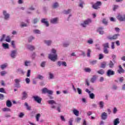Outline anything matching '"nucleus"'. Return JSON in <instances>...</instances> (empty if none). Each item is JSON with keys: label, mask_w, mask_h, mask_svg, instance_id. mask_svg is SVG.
<instances>
[{"label": "nucleus", "mask_w": 125, "mask_h": 125, "mask_svg": "<svg viewBox=\"0 0 125 125\" xmlns=\"http://www.w3.org/2000/svg\"><path fill=\"white\" fill-rule=\"evenodd\" d=\"M42 93H48L49 94L48 97H49L50 99H53V97L50 96L53 94V91L50 90H48L47 88H44L42 89Z\"/></svg>", "instance_id": "1"}, {"label": "nucleus", "mask_w": 125, "mask_h": 125, "mask_svg": "<svg viewBox=\"0 0 125 125\" xmlns=\"http://www.w3.org/2000/svg\"><path fill=\"white\" fill-rule=\"evenodd\" d=\"M49 59L53 62H55L57 60V54H50L48 57Z\"/></svg>", "instance_id": "2"}, {"label": "nucleus", "mask_w": 125, "mask_h": 125, "mask_svg": "<svg viewBox=\"0 0 125 125\" xmlns=\"http://www.w3.org/2000/svg\"><path fill=\"white\" fill-rule=\"evenodd\" d=\"M48 103L50 105H51V108H52V109H55V108H56V106H55V105H56L57 103H56V102H55L54 100H49L48 101Z\"/></svg>", "instance_id": "3"}, {"label": "nucleus", "mask_w": 125, "mask_h": 125, "mask_svg": "<svg viewBox=\"0 0 125 125\" xmlns=\"http://www.w3.org/2000/svg\"><path fill=\"white\" fill-rule=\"evenodd\" d=\"M33 98L35 102H37L39 104H41L42 103V98H41L40 97H39V96H34L33 97Z\"/></svg>", "instance_id": "4"}, {"label": "nucleus", "mask_w": 125, "mask_h": 125, "mask_svg": "<svg viewBox=\"0 0 125 125\" xmlns=\"http://www.w3.org/2000/svg\"><path fill=\"white\" fill-rule=\"evenodd\" d=\"M117 18L119 21H120V22L125 21V14L123 16L121 14H119L117 16Z\"/></svg>", "instance_id": "5"}, {"label": "nucleus", "mask_w": 125, "mask_h": 125, "mask_svg": "<svg viewBox=\"0 0 125 125\" xmlns=\"http://www.w3.org/2000/svg\"><path fill=\"white\" fill-rule=\"evenodd\" d=\"M101 5V1H97L96 3L93 4L92 5L93 8L94 9H98L99 8H100L99 6Z\"/></svg>", "instance_id": "6"}, {"label": "nucleus", "mask_w": 125, "mask_h": 125, "mask_svg": "<svg viewBox=\"0 0 125 125\" xmlns=\"http://www.w3.org/2000/svg\"><path fill=\"white\" fill-rule=\"evenodd\" d=\"M89 23H91V20L88 19L85 21H84V22L83 23H81V25H82L83 27H86L87 25H88Z\"/></svg>", "instance_id": "7"}, {"label": "nucleus", "mask_w": 125, "mask_h": 125, "mask_svg": "<svg viewBox=\"0 0 125 125\" xmlns=\"http://www.w3.org/2000/svg\"><path fill=\"white\" fill-rule=\"evenodd\" d=\"M115 75V71L111 70V69H108L107 72V75L108 77H110V76H113Z\"/></svg>", "instance_id": "8"}, {"label": "nucleus", "mask_w": 125, "mask_h": 125, "mask_svg": "<svg viewBox=\"0 0 125 125\" xmlns=\"http://www.w3.org/2000/svg\"><path fill=\"white\" fill-rule=\"evenodd\" d=\"M3 14L4 15V19H5V20H7V19L9 18V16H10V15L7 13L6 12V11H3Z\"/></svg>", "instance_id": "9"}, {"label": "nucleus", "mask_w": 125, "mask_h": 125, "mask_svg": "<svg viewBox=\"0 0 125 125\" xmlns=\"http://www.w3.org/2000/svg\"><path fill=\"white\" fill-rule=\"evenodd\" d=\"M102 120H107L108 115L106 112H103L101 115Z\"/></svg>", "instance_id": "10"}, {"label": "nucleus", "mask_w": 125, "mask_h": 125, "mask_svg": "<svg viewBox=\"0 0 125 125\" xmlns=\"http://www.w3.org/2000/svg\"><path fill=\"white\" fill-rule=\"evenodd\" d=\"M15 87H21V86H20V84L19 83H20V79H15Z\"/></svg>", "instance_id": "11"}, {"label": "nucleus", "mask_w": 125, "mask_h": 125, "mask_svg": "<svg viewBox=\"0 0 125 125\" xmlns=\"http://www.w3.org/2000/svg\"><path fill=\"white\" fill-rule=\"evenodd\" d=\"M119 36H120V34H115L112 37H108V39L109 40H117Z\"/></svg>", "instance_id": "12"}, {"label": "nucleus", "mask_w": 125, "mask_h": 125, "mask_svg": "<svg viewBox=\"0 0 125 125\" xmlns=\"http://www.w3.org/2000/svg\"><path fill=\"white\" fill-rule=\"evenodd\" d=\"M41 22L42 23L45 24L46 27H48V26H49V23H48V21H47V20H46V19H42Z\"/></svg>", "instance_id": "13"}, {"label": "nucleus", "mask_w": 125, "mask_h": 125, "mask_svg": "<svg viewBox=\"0 0 125 125\" xmlns=\"http://www.w3.org/2000/svg\"><path fill=\"white\" fill-rule=\"evenodd\" d=\"M119 69L117 70L118 73H119V74H123L124 73H125V70H124L123 67H122V65H119Z\"/></svg>", "instance_id": "14"}, {"label": "nucleus", "mask_w": 125, "mask_h": 125, "mask_svg": "<svg viewBox=\"0 0 125 125\" xmlns=\"http://www.w3.org/2000/svg\"><path fill=\"white\" fill-rule=\"evenodd\" d=\"M100 35H103L104 34V31H103V27H99L97 30Z\"/></svg>", "instance_id": "15"}, {"label": "nucleus", "mask_w": 125, "mask_h": 125, "mask_svg": "<svg viewBox=\"0 0 125 125\" xmlns=\"http://www.w3.org/2000/svg\"><path fill=\"white\" fill-rule=\"evenodd\" d=\"M17 52V51L16 50L12 51L11 53V57H12V58H15V56H16Z\"/></svg>", "instance_id": "16"}, {"label": "nucleus", "mask_w": 125, "mask_h": 125, "mask_svg": "<svg viewBox=\"0 0 125 125\" xmlns=\"http://www.w3.org/2000/svg\"><path fill=\"white\" fill-rule=\"evenodd\" d=\"M73 113L75 116H76L77 117H79V115L80 114V111L79 110L74 109L73 110Z\"/></svg>", "instance_id": "17"}, {"label": "nucleus", "mask_w": 125, "mask_h": 125, "mask_svg": "<svg viewBox=\"0 0 125 125\" xmlns=\"http://www.w3.org/2000/svg\"><path fill=\"white\" fill-rule=\"evenodd\" d=\"M28 95L26 92H23L22 93V97L21 98L22 100H25L27 98Z\"/></svg>", "instance_id": "18"}, {"label": "nucleus", "mask_w": 125, "mask_h": 125, "mask_svg": "<svg viewBox=\"0 0 125 125\" xmlns=\"http://www.w3.org/2000/svg\"><path fill=\"white\" fill-rule=\"evenodd\" d=\"M114 125H118L120 124V119L116 118L114 120L113 122Z\"/></svg>", "instance_id": "19"}, {"label": "nucleus", "mask_w": 125, "mask_h": 125, "mask_svg": "<svg viewBox=\"0 0 125 125\" xmlns=\"http://www.w3.org/2000/svg\"><path fill=\"white\" fill-rule=\"evenodd\" d=\"M58 20V18H56L54 19H52L51 20L50 22L52 23V24H56V23H57V21Z\"/></svg>", "instance_id": "20"}, {"label": "nucleus", "mask_w": 125, "mask_h": 125, "mask_svg": "<svg viewBox=\"0 0 125 125\" xmlns=\"http://www.w3.org/2000/svg\"><path fill=\"white\" fill-rule=\"evenodd\" d=\"M114 63L112 62V61H110L109 63L107 64L109 68H114Z\"/></svg>", "instance_id": "21"}, {"label": "nucleus", "mask_w": 125, "mask_h": 125, "mask_svg": "<svg viewBox=\"0 0 125 125\" xmlns=\"http://www.w3.org/2000/svg\"><path fill=\"white\" fill-rule=\"evenodd\" d=\"M6 105L7 107H11V106H12V103H11V102H10V101L8 100L7 101Z\"/></svg>", "instance_id": "22"}, {"label": "nucleus", "mask_w": 125, "mask_h": 125, "mask_svg": "<svg viewBox=\"0 0 125 125\" xmlns=\"http://www.w3.org/2000/svg\"><path fill=\"white\" fill-rule=\"evenodd\" d=\"M27 48L29 49V50H34L35 49V47L32 45H27Z\"/></svg>", "instance_id": "23"}, {"label": "nucleus", "mask_w": 125, "mask_h": 125, "mask_svg": "<svg viewBox=\"0 0 125 125\" xmlns=\"http://www.w3.org/2000/svg\"><path fill=\"white\" fill-rule=\"evenodd\" d=\"M103 46H104V48H109V43H105L103 44Z\"/></svg>", "instance_id": "24"}, {"label": "nucleus", "mask_w": 125, "mask_h": 125, "mask_svg": "<svg viewBox=\"0 0 125 125\" xmlns=\"http://www.w3.org/2000/svg\"><path fill=\"white\" fill-rule=\"evenodd\" d=\"M106 65H107V63L104 62L102 63L101 68H102L103 69H104V68H105Z\"/></svg>", "instance_id": "25"}, {"label": "nucleus", "mask_w": 125, "mask_h": 125, "mask_svg": "<svg viewBox=\"0 0 125 125\" xmlns=\"http://www.w3.org/2000/svg\"><path fill=\"white\" fill-rule=\"evenodd\" d=\"M97 73H99L100 75H104L105 71L103 69H101L97 71Z\"/></svg>", "instance_id": "26"}, {"label": "nucleus", "mask_w": 125, "mask_h": 125, "mask_svg": "<svg viewBox=\"0 0 125 125\" xmlns=\"http://www.w3.org/2000/svg\"><path fill=\"white\" fill-rule=\"evenodd\" d=\"M40 118H41V114L40 113H38L36 115V116L37 122H39Z\"/></svg>", "instance_id": "27"}, {"label": "nucleus", "mask_w": 125, "mask_h": 125, "mask_svg": "<svg viewBox=\"0 0 125 125\" xmlns=\"http://www.w3.org/2000/svg\"><path fill=\"white\" fill-rule=\"evenodd\" d=\"M97 78H96V76L94 75L93 76V77L91 78V83H94V82H95V81H96Z\"/></svg>", "instance_id": "28"}, {"label": "nucleus", "mask_w": 125, "mask_h": 125, "mask_svg": "<svg viewBox=\"0 0 125 125\" xmlns=\"http://www.w3.org/2000/svg\"><path fill=\"white\" fill-rule=\"evenodd\" d=\"M24 105L25 106H26L27 110H28V111L31 110V106H29V104H28V103H25Z\"/></svg>", "instance_id": "29"}, {"label": "nucleus", "mask_w": 125, "mask_h": 125, "mask_svg": "<svg viewBox=\"0 0 125 125\" xmlns=\"http://www.w3.org/2000/svg\"><path fill=\"white\" fill-rule=\"evenodd\" d=\"M89 98L91 99H94V98H95V95H94L93 93H92L89 94Z\"/></svg>", "instance_id": "30"}, {"label": "nucleus", "mask_w": 125, "mask_h": 125, "mask_svg": "<svg viewBox=\"0 0 125 125\" xmlns=\"http://www.w3.org/2000/svg\"><path fill=\"white\" fill-rule=\"evenodd\" d=\"M96 63H97V61L96 60H93L90 62V64H91V65H95Z\"/></svg>", "instance_id": "31"}, {"label": "nucleus", "mask_w": 125, "mask_h": 125, "mask_svg": "<svg viewBox=\"0 0 125 125\" xmlns=\"http://www.w3.org/2000/svg\"><path fill=\"white\" fill-rule=\"evenodd\" d=\"M100 107L101 109L103 108L104 107V103L102 101L100 102L99 103Z\"/></svg>", "instance_id": "32"}, {"label": "nucleus", "mask_w": 125, "mask_h": 125, "mask_svg": "<svg viewBox=\"0 0 125 125\" xmlns=\"http://www.w3.org/2000/svg\"><path fill=\"white\" fill-rule=\"evenodd\" d=\"M90 53H91V50L88 49L87 52V56L88 57H90Z\"/></svg>", "instance_id": "33"}, {"label": "nucleus", "mask_w": 125, "mask_h": 125, "mask_svg": "<svg viewBox=\"0 0 125 125\" xmlns=\"http://www.w3.org/2000/svg\"><path fill=\"white\" fill-rule=\"evenodd\" d=\"M44 42L47 45H50V44H51V41H44Z\"/></svg>", "instance_id": "34"}, {"label": "nucleus", "mask_w": 125, "mask_h": 125, "mask_svg": "<svg viewBox=\"0 0 125 125\" xmlns=\"http://www.w3.org/2000/svg\"><path fill=\"white\" fill-rule=\"evenodd\" d=\"M58 6H59V5L58 4V3H57V2L54 3V4L53 5V8H57V7H58Z\"/></svg>", "instance_id": "35"}, {"label": "nucleus", "mask_w": 125, "mask_h": 125, "mask_svg": "<svg viewBox=\"0 0 125 125\" xmlns=\"http://www.w3.org/2000/svg\"><path fill=\"white\" fill-rule=\"evenodd\" d=\"M10 111V109L7 108V107H6V108H3L2 109V111L3 112H8V111Z\"/></svg>", "instance_id": "36"}, {"label": "nucleus", "mask_w": 125, "mask_h": 125, "mask_svg": "<svg viewBox=\"0 0 125 125\" xmlns=\"http://www.w3.org/2000/svg\"><path fill=\"white\" fill-rule=\"evenodd\" d=\"M30 63H31V61H26L24 62V65H25V66H29V64H30Z\"/></svg>", "instance_id": "37"}, {"label": "nucleus", "mask_w": 125, "mask_h": 125, "mask_svg": "<svg viewBox=\"0 0 125 125\" xmlns=\"http://www.w3.org/2000/svg\"><path fill=\"white\" fill-rule=\"evenodd\" d=\"M6 67H7V64H4L0 65V68L1 69H2V70H3V69H4L5 68H6Z\"/></svg>", "instance_id": "38"}, {"label": "nucleus", "mask_w": 125, "mask_h": 125, "mask_svg": "<svg viewBox=\"0 0 125 125\" xmlns=\"http://www.w3.org/2000/svg\"><path fill=\"white\" fill-rule=\"evenodd\" d=\"M84 71L87 73H90V72H91V69L89 68H85Z\"/></svg>", "instance_id": "39"}, {"label": "nucleus", "mask_w": 125, "mask_h": 125, "mask_svg": "<svg viewBox=\"0 0 125 125\" xmlns=\"http://www.w3.org/2000/svg\"><path fill=\"white\" fill-rule=\"evenodd\" d=\"M71 9H69L67 10V11H64V14H69L70 12H71Z\"/></svg>", "instance_id": "40"}, {"label": "nucleus", "mask_w": 125, "mask_h": 125, "mask_svg": "<svg viewBox=\"0 0 125 125\" xmlns=\"http://www.w3.org/2000/svg\"><path fill=\"white\" fill-rule=\"evenodd\" d=\"M5 41L7 42H10L11 40L10 39V37H9V36H7Z\"/></svg>", "instance_id": "41"}, {"label": "nucleus", "mask_w": 125, "mask_h": 125, "mask_svg": "<svg viewBox=\"0 0 125 125\" xmlns=\"http://www.w3.org/2000/svg\"><path fill=\"white\" fill-rule=\"evenodd\" d=\"M77 91H78L79 94H82V93L83 92V91L80 88H77Z\"/></svg>", "instance_id": "42"}, {"label": "nucleus", "mask_w": 125, "mask_h": 125, "mask_svg": "<svg viewBox=\"0 0 125 125\" xmlns=\"http://www.w3.org/2000/svg\"><path fill=\"white\" fill-rule=\"evenodd\" d=\"M35 34H41V31L39 30L35 29L33 31Z\"/></svg>", "instance_id": "43"}, {"label": "nucleus", "mask_w": 125, "mask_h": 125, "mask_svg": "<svg viewBox=\"0 0 125 125\" xmlns=\"http://www.w3.org/2000/svg\"><path fill=\"white\" fill-rule=\"evenodd\" d=\"M30 76H31V70L29 69L27 71L26 77H30Z\"/></svg>", "instance_id": "44"}, {"label": "nucleus", "mask_w": 125, "mask_h": 125, "mask_svg": "<svg viewBox=\"0 0 125 125\" xmlns=\"http://www.w3.org/2000/svg\"><path fill=\"white\" fill-rule=\"evenodd\" d=\"M103 24H104L105 25H107V24L108 23V22H107V20H105V19H104L103 20Z\"/></svg>", "instance_id": "45"}, {"label": "nucleus", "mask_w": 125, "mask_h": 125, "mask_svg": "<svg viewBox=\"0 0 125 125\" xmlns=\"http://www.w3.org/2000/svg\"><path fill=\"white\" fill-rule=\"evenodd\" d=\"M34 39H35V38L33 36H31V37H29L28 38L29 42H32V40H34Z\"/></svg>", "instance_id": "46"}, {"label": "nucleus", "mask_w": 125, "mask_h": 125, "mask_svg": "<svg viewBox=\"0 0 125 125\" xmlns=\"http://www.w3.org/2000/svg\"><path fill=\"white\" fill-rule=\"evenodd\" d=\"M25 116V114L23 112H21L19 115V118H23Z\"/></svg>", "instance_id": "47"}, {"label": "nucleus", "mask_w": 125, "mask_h": 125, "mask_svg": "<svg viewBox=\"0 0 125 125\" xmlns=\"http://www.w3.org/2000/svg\"><path fill=\"white\" fill-rule=\"evenodd\" d=\"M2 45H3V47H4L5 48H8V44L3 43Z\"/></svg>", "instance_id": "48"}, {"label": "nucleus", "mask_w": 125, "mask_h": 125, "mask_svg": "<svg viewBox=\"0 0 125 125\" xmlns=\"http://www.w3.org/2000/svg\"><path fill=\"white\" fill-rule=\"evenodd\" d=\"M37 79H39V80H43V76L39 75L37 77Z\"/></svg>", "instance_id": "49"}, {"label": "nucleus", "mask_w": 125, "mask_h": 125, "mask_svg": "<svg viewBox=\"0 0 125 125\" xmlns=\"http://www.w3.org/2000/svg\"><path fill=\"white\" fill-rule=\"evenodd\" d=\"M25 82L26 83H30V82H31V81L30 80V79H29V78H26L25 79Z\"/></svg>", "instance_id": "50"}, {"label": "nucleus", "mask_w": 125, "mask_h": 125, "mask_svg": "<svg viewBox=\"0 0 125 125\" xmlns=\"http://www.w3.org/2000/svg\"><path fill=\"white\" fill-rule=\"evenodd\" d=\"M4 98V96L2 94H0V100H3Z\"/></svg>", "instance_id": "51"}, {"label": "nucleus", "mask_w": 125, "mask_h": 125, "mask_svg": "<svg viewBox=\"0 0 125 125\" xmlns=\"http://www.w3.org/2000/svg\"><path fill=\"white\" fill-rule=\"evenodd\" d=\"M119 8V6L117 5H114L113 7V10L115 11L116 9H118Z\"/></svg>", "instance_id": "52"}, {"label": "nucleus", "mask_w": 125, "mask_h": 125, "mask_svg": "<svg viewBox=\"0 0 125 125\" xmlns=\"http://www.w3.org/2000/svg\"><path fill=\"white\" fill-rule=\"evenodd\" d=\"M0 92H2V93H5V91L3 88H0Z\"/></svg>", "instance_id": "53"}, {"label": "nucleus", "mask_w": 125, "mask_h": 125, "mask_svg": "<svg viewBox=\"0 0 125 125\" xmlns=\"http://www.w3.org/2000/svg\"><path fill=\"white\" fill-rule=\"evenodd\" d=\"M0 74L1 76H3L4 75H6V74H7V72H6V71H2Z\"/></svg>", "instance_id": "54"}, {"label": "nucleus", "mask_w": 125, "mask_h": 125, "mask_svg": "<svg viewBox=\"0 0 125 125\" xmlns=\"http://www.w3.org/2000/svg\"><path fill=\"white\" fill-rule=\"evenodd\" d=\"M87 42H88V43H89L90 44H92V43H93V41H92V40L90 39L89 40H88Z\"/></svg>", "instance_id": "55"}, {"label": "nucleus", "mask_w": 125, "mask_h": 125, "mask_svg": "<svg viewBox=\"0 0 125 125\" xmlns=\"http://www.w3.org/2000/svg\"><path fill=\"white\" fill-rule=\"evenodd\" d=\"M104 52L105 54H107V53H109V51H108V49L104 48Z\"/></svg>", "instance_id": "56"}, {"label": "nucleus", "mask_w": 125, "mask_h": 125, "mask_svg": "<svg viewBox=\"0 0 125 125\" xmlns=\"http://www.w3.org/2000/svg\"><path fill=\"white\" fill-rule=\"evenodd\" d=\"M62 66H64V67H67V63L65 62H62Z\"/></svg>", "instance_id": "57"}, {"label": "nucleus", "mask_w": 125, "mask_h": 125, "mask_svg": "<svg viewBox=\"0 0 125 125\" xmlns=\"http://www.w3.org/2000/svg\"><path fill=\"white\" fill-rule=\"evenodd\" d=\"M83 4H84V3L83 2H82L80 4H79V6L80 7H82V8H83Z\"/></svg>", "instance_id": "58"}, {"label": "nucleus", "mask_w": 125, "mask_h": 125, "mask_svg": "<svg viewBox=\"0 0 125 125\" xmlns=\"http://www.w3.org/2000/svg\"><path fill=\"white\" fill-rule=\"evenodd\" d=\"M4 38H5V35L3 34L2 35V38H1V39L0 40V42H2V41H3L4 40Z\"/></svg>", "instance_id": "59"}, {"label": "nucleus", "mask_w": 125, "mask_h": 125, "mask_svg": "<svg viewBox=\"0 0 125 125\" xmlns=\"http://www.w3.org/2000/svg\"><path fill=\"white\" fill-rule=\"evenodd\" d=\"M38 22H39V19H35L33 21V23L34 24H36V23H38Z\"/></svg>", "instance_id": "60"}, {"label": "nucleus", "mask_w": 125, "mask_h": 125, "mask_svg": "<svg viewBox=\"0 0 125 125\" xmlns=\"http://www.w3.org/2000/svg\"><path fill=\"white\" fill-rule=\"evenodd\" d=\"M49 79H53V74H52L51 73H49Z\"/></svg>", "instance_id": "61"}, {"label": "nucleus", "mask_w": 125, "mask_h": 125, "mask_svg": "<svg viewBox=\"0 0 125 125\" xmlns=\"http://www.w3.org/2000/svg\"><path fill=\"white\" fill-rule=\"evenodd\" d=\"M11 44H12L13 47H14V48H15V43H14V41L11 42Z\"/></svg>", "instance_id": "62"}, {"label": "nucleus", "mask_w": 125, "mask_h": 125, "mask_svg": "<svg viewBox=\"0 0 125 125\" xmlns=\"http://www.w3.org/2000/svg\"><path fill=\"white\" fill-rule=\"evenodd\" d=\"M41 66V67H44L45 66V62H42Z\"/></svg>", "instance_id": "63"}, {"label": "nucleus", "mask_w": 125, "mask_h": 125, "mask_svg": "<svg viewBox=\"0 0 125 125\" xmlns=\"http://www.w3.org/2000/svg\"><path fill=\"white\" fill-rule=\"evenodd\" d=\"M81 120H82V119H81V118L78 117V118L76 119V122H77V123H80V122H81Z\"/></svg>", "instance_id": "64"}]
</instances>
